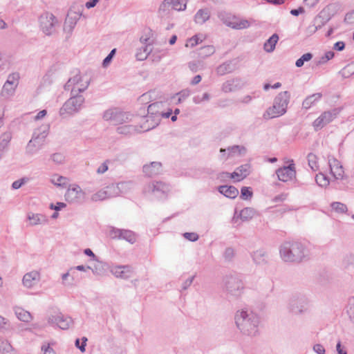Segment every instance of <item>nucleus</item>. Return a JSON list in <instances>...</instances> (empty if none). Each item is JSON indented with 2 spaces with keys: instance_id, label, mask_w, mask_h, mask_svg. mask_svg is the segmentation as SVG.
I'll return each mask as SVG.
<instances>
[{
  "instance_id": "nucleus-10",
  "label": "nucleus",
  "mask_w": 354,
  "mask_h": 354,
  "mask_svg": "<svg viewBox=\"0 0 354 354\" xmlns=\"http://www.w3.org/2000/svg\"><path fill=\"white\" fill-rule=\"evenodd\" d=\"M109 236L112 239L125 240L133 244L136 240V234L134 232L129 230L119 229L115 227H109Z\"/></svg>"
},
{
  "instance_id": "nucleus-26",
  "label": "nucleus",
  "mask_w": 354,
  "mask_h": 354,
  "mask_svg": "<svg viewBox=\"0 0 354 354\" xmlns=\"http://www.w3.org/2000/svg\"><path fill=\"white\" fill-rule=\"evenodd\" d=\"M220 194L229 198H235L239 194V190L232 185H220L218 187Z\"/></svg>"
},
{
  "instance_id": "nucleus-44",
  "label": "nucleus",
  "mask_w": 354,
  "mask_h": 354,
  "mask_svg": "<svg viewBox=\"0 0 354 354\" xmlns=\"http://www.w3.org/2000/svg\"><path fill=\"white\" fill-rule=\"evenodd\" d=\"M51 182L58 187H65L68 183V178L59 175H54Z\"/></svg>"
},
{
  "instance_id": "nucleus-61",
  "label": "nucleus",
  "mask_w": 354,
  "mask_h": 354,
  "mask_svg": "<svg viewBox=\"0 0 354 354\" xmlns=\"http://www.w3.org/2000/svg\"><path fill=\"white\" fill-rule=\"evenodd\" d=\"M190 95V91L188 89H184L177 93V95H178V102H181L183 100H185L189 95Z\"/></svg>"
},
{
  "instance_id": "nucleus-24",
  "label": "nucleus",
  "mask_w": 354,
  "mask_h": 354,
  "mask_svg": "<svg viewBox=\"0 0 354 354\" xmlns=\"http://www.w3.org/2000/svg\"><path fill=\"white\" fill-rule=\"evenodd\" d=\"M146 118V121L143 123L145 125L142 126L143 131L155 128L158 125L161 120V116L159 114L151 115L147 113Z\"/></svg>"
},
{
  "instance_id": "nucleus-31",
  "label": "nucleus",
  "mask_w": 354,
  "mask_h": 354,
  "mask_svg": "<svg viewBox=\"0 0 354 354\" xmlns=\"http://www.w3.org/2000/svg\"><path fill=\"white\" fill-rule=\"evenodd\" d=\"M322 97L321 93H316L308 96L302 102V107L305 109H310L316 102L320 100Z\"/></svg>"
},
{
  "instance_id": "nucleus-23",
  "label": "nucleus",
  "mask_w": 354,
  "mask_h": 354,
  "mask_svg": "<svg viewBox=\"0 0 354 354\" xmlns=\"http://www.w3.org/2000/svg\"><path fill=\"white\" fill-rule=\"evenodd\" d=\"M84 81V76H81L80 74H76L73 77H71L64 85V89L66 91L71 90V93H77V86L79 84Z\"/></svg>"
},
{
  "instance_id": "nucleus-21",
  "label": "nucleus",
  "mask_w": 354,
  "mask_h": 354,
  "mask_svg": "<svg viewBox=\"0 0 354 354\" xmlns=\"http://www.w3.org/2000/svg\"><path fill=\"white\" fill-rule=\"evenodd\" d=\"M254 263L257 265H266L268 263V255L267 252L262 248L254 251L251 254Z\"/></svg>"
},
{
  "instance_id": "nucleus-17",
  "label": "nucleus",
  "mask_w": 354,
  "mask_h": 354,
  "mask_svg": "<svg viewBox=\"0 0 354 354\" xmlns=\"http://www.w3.org/2000/svg\"><path fill=\"white\" fill-rule=\"evenodd\" d=\"M84 193L80 186L75 185L72 188H68L64 197L66 201L69 203H79L84 198Z\"/></svg>"
},
{
  "instance_id": "nucleus-58",
  "label": "nucleus",
  "mask_w": 354,
  "mask_h": 354,
  "mask_svg": "<svg viewBox=\"0 0 354 354\" xmlns=\"http://www.w3.org/2000/svg\"><path fill=\"white\" fill-rule=\"evenodd\" d=\"M87 338L85 337H83L82 338V344H80V339H75V346L77 348H78L81 352H84L85 351V347L86 346V342H87Z\"/></svg>"
},
{
  "instance_id": "nucleus-12",
  "label": "nucleus",
  "mask_w": 354,
  "mask_h": 354,
  "mask_svg": "<svg viewBox=\"0 0 354 354\" xmlns=\"http://www.w3.org/2000/svg\"><path fill=\"white\" fill-rule=\"evenodd\" d=\"M40 28L46 35H51L55 32V26L57 23L55 17L50 12H45L39 17Z\"/></svg>"
},
{
  "instance_id": "nucleus-49",
  "label": "nucleus",
  "mask_w": 354,
  "mask_h": 354,
  "mask_svg": "<svg viewBox=\"0 0 354 354\" xmlns=\"http://www.w3.org/2000/svg\"><path fill=\"white\" fill-rule=\"evenodd\" d=\"M307 159L308 162V165L311 168V169L314 171H316L318 169V165L317 162V156L313 153H310L307 156Z\"/></svg>"
},
{
  "instance_id": "nucleus-11",
  "label": "nucleus",
  "mask_w": 354,
  "mask_h": 354,
  "mask_svg": "<svg viewBox=\"0 0 354 354\" xmlns=\"http://www.w3.org/2000/svg\"><path fill=\"white\" fill-rule=\"evenodd\" d=\"M224 282L226 290L231 295L239 297L241 295L243 290V283L237 277L226 276Z\"/></svg>"
},
{
  "instance_id": "nucleus-48",
  "label": "nucleus",
  "mask_w": 354,
  "mask_h": 354,
  "mask_svg": "<svg viewBox=\"0 0 354 354\" xmlns=\"http://www.w3.org/2000/svg\"><path fill=\"white\" fill-rule=\"evenodd\" d=\"M339 74L344 78H348L351 75L354 74V63L348 64L343 69L339 71Z\"/></svg>"
},
{
  "instance_id": "nucleus-9",
  "label": "nucleus",
  "mask_w": 354,
  "mask_h": 354,
  "mask_svg": "<svg viewBox=\"0 0 354 354\" xmlns=\"http://www.w3.org/2000/svg\"><path fill=\"white\" fill-rule=\"evenodd\" d=\"M342 107L333 108L323 112L314 122L313 127L316 131L322 129L326 124L331 122L342 111Z\"/></svg>"
},
{
  "instance_id": "nucleus-53",
  "label": "nucleus",
  "mask_w": 354,
  "mask_h": 354,
  "mask_svg": "<svg viewBox=\"0 0 354 354\" xmlns=\"http://www.w3.org/2000/svg\"><path fill=\"white\" fill-rule=\"evenodd\" d=\"M106 198H108V196L106 195V192L105 188L104 189L100 190L97 193L94 194L91 197V199L93 201H103Z\"/></svg>"
},
{
  "instance_id": "nucleus-1",
  "label": "nucleus",
  "mask_w": 354,
  "mask_h": 354,
  "mask_svg": "<svg viewBox=\"0 0 354 354\" xmlns=\"http://www.w3.org/2000/svg\"><path fill=\"white\" fill-rule=\"evenodd\" d=\"M236 327L245 335L254 337L259 334V317L248 309L237 310L234 315Z\"/></svg>"
},
{
  "instance_id": "nucleus-29",
  "label": "nucleus",
  "mask_w": 354,
  "mask_h": 354,
  "mask_svg": "<svg viewBox=\"0 0 354 354\" xmlns=\"http://www.w3.org/2000/svg\"><path fill=\"white\" fill-rule=\"evenodd\" d=\"M342 268L349 272H354V254H346L342 260Z\"/></svg>"
},
{
  "instance_id": "nucleus-2",
  "label": "nucleus",
  "mask_w": 354,
  "mask_h": 354,
  "mask_svg": "<svg viewBox=\"0 0 354 354\" xmlns=\"http://www.w3.org/2000/svg\"><path fill=\"white\" fill-rule=\"evenodd\" d=\"M279 254L285 262L299 263L308 257L309 251L299 241H284L279 246Z\"/></svg>"
},
{
  "instance_id": "nucleus-54",
  "label": "nucleus",
  "mask_w": 354,
  "mask_h": 354,
  "mask_svg": "<svg viewBox=\"0 0 354 354\" xmlns=\"http://www.w3.org/2000/svg\"><path fill=\"white\" fill-rule=\"evenodd\" d=\"M253 193L249 187H243L241 189V198L248 200L252 198Z\"/></svg>"
},
{
  "instance_id": "nucleus-6",
  "label": "nucleus",
  "mask_w": 354,
  "mask_h": 354,
  "mask_svg": "<svg viewBox=\"0 0 354 354\" xmlns=\"http://www.w3.org/2000/svg\"><path fill=\"white\" fill-rule=\"evenodd\" d=\"M309 299L303 293H295L289 299L288 308L295 315H303L308 312Z\"/></svg>"
},
{
  "instance_id": "nucleus-63",
  "label": "nucleus",
  "mask_w": 354,
  "mask_h": 354,
  "mask_svg": "<svg viewBox=\"0 0 354 354\" xmlns=\"http://www.w3.org/2000/svg\"><path fill=\"white\" fill-rule=\"evenodd\" d=\"M19 79V73H17V72L12 73L8 75L6 82H10V83H12V84H16V83L18 84Z\"/></svg>"
},
{
  "instance_id": "nucleus-13",
  "label": "nucleus",
  "mask_w": 354,
  "mask_h": 354,
  "mask_svg": "<svg viewBox=\"0 0 354 354\" xmlns=\"http://www.w3.org/2000/svg\"><path fill=\"white\" fill-rule=\"evenodd\" d=\"M276 174L280 181L288 182L296 176L295 163L292 160L288 166H283L276 170Z\"/></svg>"
},
{
  "instance_id": "nucleus-64",
  "label": "nucleus",
  "mask_w": 354,
  "mask_h": 354,
  "mask_svg": "<svg viewBox=\"0 0 354 354\" xmlns=\"http://www.w3.org/2000/svg\"><path fill=\"white\" fill-rule=\"evenodd\" d=\"M313 350L317 354H325V348L320 344H317L314 345Z\"/></svg>"
},
{
  "instance_id": "nucleus-30",
  "label": "nucleus",
  "mask_w": 354,
  "mask_h": 354,
  "mask_svg": "<svg viewBox=\"0 0 354 354\" xmlns=\"http://www.w3.org/2000/svg\"><path fill=\"white\" fill-rule=\"evenodd\" d=\"M187 0H165L162 6L171 5L173 9L180 11L185 10L187 6Z\"/></svg>"
},
{
  "instance_id": "nucleus-40",
  "label": "nucleus",
  "mask_w": 354,
  "mask_h": 354,
  "mask_svg": "<svg viewBox=\"0 0 354 354\" xmlns=\"http://www.w3.org/2000/svg\"><path fill=\"white\" fill-rule=\"evenodd\" d=\"M165 103L162 102H156L148 106L147 113L151 115L159 114L160 115L162 113V109H164Z\"/></svg>"
},
{
  "instance_id": "nucleus-7",
  "label": "nucleus",
  "mask_w": 354,
  "mask_h": 354,
  "mask_svg": "<svg viewBox=\"0 0 354 354\" xmlns=\"http://www.w3.org/2000/svg\"><path fill=\"white\" fill-rule=\"evenodd\" d=\"M135 118L129 113L123 112L116 108L109 109L103 114V119L104 120L109 121L115 125L132 122Z\"/></svg>"
},
{
  "instance_id": "nucleus-36",
  "label": "nucleus",
  "mask_w": 354,
  "mask_h": 354,
  "mask_svg": "<svg viewBox=\"0 0 354 354\" xmlns=\"http://www.w3.org/2000/svg\"><path fill=\"white\" fill-rule=\"evenodd\" d=\"M151 51V45H145L137 50L136 57L139 61H143L147 58Z\"/></svg>"
},
{
  "instance_id": "nucleus-52",
  "label": "nucleus",
  "mask_w": 354,
  "mask_h": 354,
  "mask_svg": "<svg viewBox=\"0 0 354 354\" xmlns=\"http://www.w3.org/2000/svg\"><path fill=\"white\" fill-rule=\"evenodd\" d=\"M90 269H91V268L90 266L86 267L83 265H80V266H77L75 267L71 268L69 269V272H71V277H72V279L74 281L75 277H76V274H77L75 270L86 272V270H90Z\"/></svg>"
},
{
  "instance_id": "nucleus-14",
  "label": "nucleus",
  "mask_w": 354,
  "mask_h": 354,
  "mask_svg": "<svg viewBox=\"0 0 354 354\" xmlns=\"http://www.w3.org/2000/svg\"><path fill=\"white\" fill-rule=\"evenodd\" d=\"M48 322L50 324H57L62 330H67L73 324V320L71 317L60 313L55 315L49 316Z\"/></svg>"
},
{
  "instance_id": "nucleus-28",
  "label": "nucleus",
  "mask_w": 354,
  "mask_h": 354,
  "mask_svg": "<svg viewBox=\"0 0 354 354\" xmlns=\"http://www.w3.org/2000/svg\"><path fill=\"white\" fill-rule=\"evenodd\" d=\"M256 210L252 207H245L239 213V215L233 217V221L236 222L240 218L243 221H247L252 219L256 214Z\"/></svg>"
},
{
  "instance_id": "nucleus-45",
  "label": "nucleus",
  "mask_w": 354,
  "mask_h": 354,
  "mask_svg": "<svg viewBox=\"0 0 354 354\" xmlns=\"http://www.w3.org/2000/svg\"><path fill=\"white\" fill-rule=\"evenodd\" d=\"M316 183L320 187H326L329 185L328 178L322 173H319L315 176Z\"/></svg>"
},
{
  "instance_id": "nucleus-46",
  "label": "nucleus",
  "mask_w": 354,
  "mask_h": 354,
  "mask_svg": "<svg viewBox=\"0 0 354 354\" xmlns=\"http://www.w3.org/2000/svg\"><path fill=\"white\" fill-rule=\"evenodd\" d=\"M228 26L234 29L240 30L249 26V22L247 20H242L239 21H231L227 24Z\"/></svg>"
},
{
  "instance_id": "nucleus-57",
  "label": "nucleus",
  "mask_w": 354,
  "mask_h": 354,
  "mask_svg": "<svg viewBox=\"0 0 354 354\" xmlns=\"http://www.w3.org/2000/svg\"><path fill=\"white\" fill-rule=\"evenodd\" d=\"M51 159L55 164H62L65 160V157L62 153H55L51 155Z\"/></svg>"
},
{
  "instance_id": "nucleus-15",
  "label": "nucleus",
  "mask_w": 354,
  "mask_h": 354,
  "mask_svg": "<svg viewBox=\"0 0 354 354\" xmlns=\"http://www.w3.org/2000/svg\"><path fill=\"white\" fill-rule=\"evenodd\" d=\"M162 164L160 162L153 161L145 164L142 167V172L145 176L152 178L162 174Z\"/></svg>"
},
{
  "instance_id": "nucleus-38",
  "label": "nucleus",
  "mask_w": 354,
  "mask_h": 354,
  "mask_svg": "<svg viewBox=\"0 0 354 354\" xmlns=\"http://www.w3.org/2000/svg\"><path fill=\"white\" fill-rule=\"evenodd\" d=\"M0 353L1 354H16L9 341L3 338H0Z\"/></svg>"
},
{
  "instance_id": "nucleus-55",
  "label": "nucleus",
  "mask_w": 354,
  "mask_h": 354,
  "mask_svg": "<svg viewBox=\"0 0 354 354\" xmlns=\"http://www.w3.org/2000/svg\"><path fill=\"white\" fill-rule=\"evenodd\" d=\"M347 313L351 320L354 324V297L349 299Z\"/></svg>"
},
{
  "instance_id": "nucleus-4",
  "label": "nucleus",
  "mask_w": 354,
  "mask_h": 354,
  "mask_svg": "<svg viewBox=\"0 0 354 354\" xmlns=\"http://www.w3.org/2000/svg\"><path fill=\"white\" fill-rule=\"evenodd\" d=\"M171 191V186L160 180H152L143 187V193L158 199H165Z\"/></svg>"
},
{
  "instance_id": "nucleus-59",
  "label": "nucleus",
  "mask_w": 354,
  "mask_h": 354,
  "mask_svg": "<svg viewBox=\"0 0 354 354\" xmlns=\"http://www.w3.org/2000/svg\"><path fill=\"white\" fill-rule=\"evenodd\" d=\"M115 52H116L115 48L111 50V51L109 53V54L104 59V60L102 62V66L104 67H106L109 64V63L112 60L114 55L115 54Z\"/></svg>"
},
{
  "instance_id": "nucleus-33",
  "label": "nucleus",
  "mask_w": 354,
  "mask_h": 354,
  "mask_svg": "<svg viewBox=\"0 0 354 354\" xmlns=\"http://www.w3.org/2000/svg\"><path fill=\"white\" fill-rule=\"evenodd\" d=\"M279 40L277 33L273 34L263 44V49L267 53H272L275 49V46Z\"/></svg>"
},
{
  "instance_id": "nucleus-41",
  "label": "nucleus",
  "mask_w": 354,
  "mask_h": 354,
  "mask_svg": "<svg viewBox=\"0 0 354 354\" xmlns=\"http://www.w3.org/2000/svg\"><path fill=\"white\" fill-rule=\"evenodd\" d=\"M15 314L19 320L24 322H28L31 321L32 318L31 314L28 311L20 308L16 309Z\"/></svg>"
},
{
  "instance_id": "nucleus-8",
  "label": "nucleus",
  "mask_w": 354,
  "mask_h": 354,
  "mask_svg": "<svg viewBox=\"0 0 354 354\" xmlns=\"http://www.w3.org/2000/svg\"><path fill=\"white\" fill-rule=\"evenodd\" d=\"M48 132L47 126H41L35 129L32 133V139L28 142L26 146V153L28 154H33L35 153L34 148L36 145L41 147L46 138Z\"/></svg>"
},
{
  "instance_id": "nucleus-25",
  "label": "nucleus",
  "mask_w": 354,
  "mask_h": 354,
  "mask_svg": "<svg viewBox=\"0 0 354 354\" xmlns=\"http://www.w3.org/2000/svg\"><path fill=\"white\" fill-rule=\"evenodd\" d=\"M236 64L234 60L227 61L216 68V73L218 75H224L235 71Z\"/></svg>"
},
{
  "instance_id": "nucleus-62",
  "label": "nucleus",
  "mask_w": 354,
  "mask_h": 354,
  "mask_svg": "<svg viewBox=\"0 0 354 354\" xmlns=\"http://www.w3.org/2000/svg\"><path fill=\"white\" fill-rule=\"evenodd\" d=\"M183 236L190 241H196L199 238L198 235L195 232H185L183 234Z\"/></svg>"
},
{
  "instance_id": "nucleus-18",
  "label": "nucleus",
  "mask_w": 354,
  "mask_h": 354,
  "mask_svg": "<svg viewBox=\"0 0 354 354\" xmlns=\"http://www.w3.org/2000/svg\"><path fill=\"white\" fill-rule=\"evenodd\" d=\"M245 82L241 77H235L225 82L222 85V91L225 93L240 90L245 86Z\"/></svg>"
},
{
  "instance_id": "nucleus-56",
  "label": "nucleus",
  "mask_w": 354,
  "mask_h": 354,
  "mask_svg": "<svg viewBox=\"0 0 354 354\" xmlns=\"http://www.w3.org/2000/svg\"><path fill=\"white\" fill-rule=\"evenodd\" d=\"M89 84L90 79L84 76V81L79 84V86H77V93L80 94V93L84 91L88 88Z\"/></svg>"
},
{
  "instance_id": "nucleus-47",
  "label": "nucleus",
  "mask_w": 354,
  "mask_h": 354,
  "mask_svg": "<svg viewBox=\"0 0 354 354\" xmlns=\"http://www.w3.org/2000/svg\"><path fill=\"white\" fill-rule=\"evenodd\" d=\"M330 207L334 211L340 214L346 213L348 211L347 206L340 202H333Z\"/></svg>"
},
{
  "instance_id": "nucleus-16",
  "label": "nucleus",
  "mask_w": 354,
  "mask_h": 354,
  "mask_svg": "<svg viewBox=\"0 0 354 354\" xmlns=\"http://www.w3.org/2000/svg\"><path fill=\"white\" fill-rule=\"evenodd\" d=\"M328 165L331 174L337 180L344 178V171L341 162L333 156H328Z\"/></svg>"
},
{
  "instance_id": "nucleus-43",
  "label": "nucleus",
  "mask_w": 354,
  "mask_h": 354,
  "mask_svg": "<svg viewBox=\"0 0 354 354\" xmlns=\"http://www.w3.org/2000/svg\"><path fill=\"white\" fill-rule=\"evenodd\" d=\"M238 171L240 176V178L237 179V181L246 178L250 174V165L247 163L242 165L236 169Z\"/></svg>"
},
{
  "instance_id": "nucleus-60",
  "label": "nucleus",
  "mask_w": 354,
  "mask_h": 354,
  "mask_svg": "<svg viewBox=\"0 0 354 354\" xmlns=\"http://www.w3.org/2000/svg\"><path fill=\"white\" fill-rule=\"evenodd\" d=\"M199 43V38L197 35L193 36L192 38L189 39L186 43L187 47L193 48L196 46Z\"/></svg>"
},
{
  "instance_id": "nucleus-3",
  "label": "nucleus",
  "mask_w": 354,
  "mask_h": 354,
  "mask_svg": "<svg viewBox=\"0 0 354 354\" xmlns=\"http://www.w3.org/2000/svg\"><path fill=\"white\" fill-rule=\"evenodd\" d=\"M290 93L288 91L280 92L274 98L273 106L270 107L263 113L266 120L276 118L286 113L290 102Z\"/></svg>"
},
{
  "instance_id": "nucleus-22",
  "label": "nucleus",
  "mask_w": 354,
  "mask_h": 354,
  "mask_svg": "<svg viewBox=\"0 0 354 354\" xmlns=\"http://www.w3.org/2000/svg\"><path fill=\"white\" fill-rule=\"evenodd\" d=\"M116 131L119 134L130 136L136 133L143 131V130L142 126L138 127L132 124H125L117 127Z\"/></svg>"
},
{
  "instance_id": "nucleus-50",
  "label": "nucleus",
  "mask_w": 354,
  "mask_h": 354,
  "mask_svg": "<svg viewBox=\"0 0 354 354\" xmlns=\"http://www.w3.org/2000/svg\"><path fill=\"white\" fill-rule=\"evenodd\" d=\"M313 55L311 53H307L301 55L300 58H299L296 62L295 66L298 68H300L304 66L306 62H309L312 59Z\"/></svg>"
},
{
  "instance_id": "nucleus-34",
  "label": "nucleus",
  "mask_w": 354,
  "mask_h": 354,
  "mask_svg": "<svg viewBox=\"0 0 354 354\" xmlns=\"http://www.w3.org/2000/svg\"><path fill=\"white\" fill-rule=\"evenodd\" d=\"M28 219L30 221L32 225L44 224L48 222L46 216L41 214H28Z\"/></svg>"
},
{
  "instance_id": "nucleus-35",
  "label": "nucleus",
  "mask_w": 354,
  "mask_h": 354,
  "mask_svg": "<svg viewBox=\"0 0 354 354\" xmlns=\"http://www.w3.org/2000/svg\"><path fill=\"white\" fill-rule=\"evenodd\" d=\"M120 186H123V183L111 184L106 186L105 189L108 198L119 196L121 193Z\"/></svg>"
},
{
  "instance_id": "nucleus-37",
  "label": "nucleus",
  "mask_w": 354,
  "mask_h": 354,
  "mask_svg": "<svg viewBox=\"0 0 354 354\" xmlns=\"http://www.w3.org/2000/svg\"><path fill=\"white\" fill-rule=\"evenodd\" d=\"M12 139V135L10 132H5L0 136V158L2 157L3 151L8 147L10 140Z\"/></svg>"
},
{
  "instance_id": "nucleus-27",
  "label": "nucleus",
  "mask_w": 354,
  "mask_h": 354,
  "mask_svg": "<svg viewBox=\"0 0 354 354\" xmlns=\"http://www.w3.org/2000/svg\"><path fill=\"white\" fill-rule=\"evenodd\" d=\"M227 151V158L230 156H234L235 154L239 155H244L246 153V148L243 146L240 145H233L232 147H229L227 149L221 148L220 149V152L223 153V156L225 155V152Z\"/></svg>"
},
{
  "instance_id": "nucleus-51",
  "label": "nucleus",
  "mask_w": 354,
  "mask_h": 354,
  "mask_svg": "<svg viewBox=\"0 0 354 354\" xmlns=\"http://www.w3.org/2000/svg\"><path fill=\"white\" fill-rule=\"evenodd\" d=\"M235 256V251L234 248L231 247L227 248L223 252V258L225 261L230 262L233 260Z\"/></svg>"
},
{
  "instance_id": "nucleus-5",
  "label": "nucleus",
  "mask_w": 354,
  "mask_h": 354,
  "mask_svg": "<svg viewBox=\"0 0 354 354\" xmlns=\"http://www.w3.org/2000/svg\"><path fill=\"white\" fill-rule=\"evenodd\" d=\"M71 97L65 102L59 109V115L62 118L78 113L84 102L85 99L83 95L77 93H73V94L71 93Z\"/></svg>"
},
{
  "instance_id": "nucleus-19",
  "label": "nucleus",
  "mask_w": 354,
  "mask_h": 354,
  "mask_svg": "<svg viewBox=\"0 0 354 354\" xmlns=\"http://www.w3.org/2000/svg\"><path fill=\"white\" fill-rule=\"evenodd\" d=\"M111 273L117 278L128 279L132 277L133 270L130 266H117L111 269Z\"/></svg>"
},
{
  "instance_id": "nucleus-20",
  "label": "nucleus",
  "mask_w": 354,
  "mask_h": 354,
  "mask_svg": "<svg viewBox=\"0 0 354 354\" xmlns=\"http://www.w3.org/2000/svg\"><path fill=\"white\" fill-rule=\"evenodd\" d=\"M40 280V274L37 271H32L24 274L22 282L25 287L30 288Z\"/></svg>"
},
{
  "instance_id": "nucleus-39",
  "label": "nucleus",
  "mask_w": 354,
  "mask_h": 354,
  "mask_svg": "<svg viewBox=\"0 0 354 354\" xmlns=\"http://www.w3.org/2000/svg\"><path fill=\"white\" fill-rule=\"evenodd\" d=\"M17 86V83L12 84L10 82H6L1 92V96L8 97L15 93V89Z\"/></svg>"
},
{
  "instance_id": "nucleus-32",
  "label": "nucleus",
  "mask_w": 354,
  "mask_h": 354,
  "mask_svg": "<svg viewBox=\"0 0 354 354\" xmlns=\"http://www.w3.org/2000/svg\"><path fill=\"white\" fill-rule=\"evenodd\" d=\"M210 12L207 8L200 9L194 16L196 23L203 24L209 19Z\"/></svg>"
},
{
  "instance_id": "nucleus-42",
  "label": "nucleus",
  "mask_w": 354,
  "mask_h": 354,
  "mask_svg": "<svg viewBox=\"0 0 354 354\" xmlns=\"http://www.w3.org/2000/svg\"><path fill=\"white\" fill-rule=\"evenodd\" d=\"M215 48L213 46H205L198 49V54L201 58H205L214 54Z\"/></svg>"
}]
</instances>
